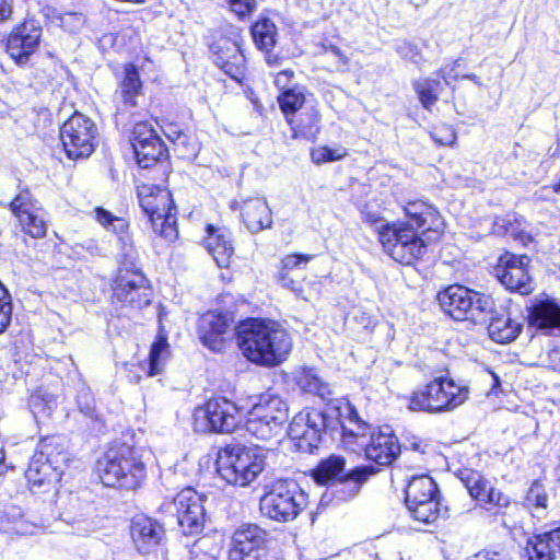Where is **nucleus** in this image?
Returning <instances> with one entry per match:
<instances>
[{"label":"nucleus","mask_w":560,"mask_h":560,"mask_svg":"<svg viewBox=\"0 0 560 560\" xmlns=\"http://www.w3.org/2000/svg\"><path fill=\"white\" fill-rule=\"evenodd\" d=\"M214 63L233 80L241 82L245 74L246 59L237 38H220L212 44Z\"/></svg>","instance_id":"obj_21"},{"label":"nucleus","mask_w":560,"mask_h":560,"mask_svg":"<svg viewBox=\"0 0 560 560\" xmlns=\"http://www.w3.org/2000/svg\"><path fill=\"white\" fill-rule=\"evenodd\" d=\"M526 552L529 560H555L560 555V527L529 538Z\"/></svg>","instance_id":"obj_30"},{"label":"nucleus","mask_w":560,"mask_h":560,"mask_svg":"<svg viewBox=\"0 0 560 560\" xmlns=\"http://www.w3.org/2000/svg\"><path fill=\"white\" fill-rule=\"evenodd\" d=\"M205 497L194 488L180 490L175 498L162 506L163 510L176 520L182 533L186 536L202 532L206 518L203 505Z\"/></svg>","instance_id":"obj_14"},{"label":"nucleus","mask_w":560,"mask_h":560,"mask_svg":"<svg viewBox=\"0 0 560 560\" xmlns=\"http://www.w3.org/2000/svg\"><path fill=\"white\" fill-rule=\"evenodd\" d=\"M217 471L228 483L245 487L262 471V454L254 448L240 445L221 450L215 462Z\"/></svg>","instance_id":"obj_8"},{"label":"nucleus","mask_w":560,"mask_h":560,"mask_svg":"<svg viewBox=\"0 0 560 560\" xmlns=\"http://www.w3.org/2000/svg\"><path fill=\"white\" fill-rule=\"evenodd\" d=\"M259 415L280 427L287 423L289 419V407L280 396L273 394H264L259 397V401L254 405Z\"/></svg>","instance_id":"obj_33"},{"label":"nucleus","mask_w":560,"mask_h":560,"mask_svg":"<svg viewBox=\"0 0 560 560\" xmlns=\"http://www.w3.org/2000/svg\"><path fill=\"white\" fill-rule=\"evenodd\" d=\"M138 198L141 209L150 218L153 231L166 240H175L177 230L171 192L153 184H143L138 187Z\"/></svg>","instance_id":"obj_11"},{"label":"nucleus","mask_w":560,"mask_h":560,"mask_svg":"<svg viewBox=\"0 0 560 560\" xmlns=\"http://www.w3.org/2000/svg\"><path fill=\"white\" fill-rule=\"evenodd\" d=\"M462 78L470 80V81H472L475 84H477L479 86L482 85V82L480 81V79L476 74H474V73L464 74Z\"/></svg>","instance_id":"obj_58"},{"label":"nucleus","mask_w":560,"mask_h":560,"mask_svg":"<svg viewBox=\"0 0 560 560\" xmlns=\"http://www.w3.org/2000/svg\"><path fill=\"white\" fill-rule=\"evenodd\" d=\"M240 422L238 407L223 397L210 399L194 412V428L200 433H230Z\"/></svg>","instance_id":"obj_13"},{"label":"nucleus","mask_w":560,"mask_h":560,"mask_svg":"<svg viewBox=\"0 0 560 560\" xmlns=\"http://www.w3.org/2000/svg\"><path fill=\"white\" fill-rule=\"evenodd\" d=\"M347 421L342 422V443L353 453H363L365 458L381 466L392 464L400 453L398 439L389 427L373 430L360 419L355 408L346 401L342 408Z\"/></svg>","instance_id":"obj_3"},{"label":"nucleus","mask_w":560,"mask_h":560,"mask_svg":"<svg viewBox=\"0 0 560 560\" xmlns=\"http://www.w3.org/2000/svg\"><path fill=\"white\" fill-rule=\"evenodd\" d=\"M61 475V469L55 466L52 460L44 453L35 454L25 471V477L32 490L58 482Z\"/></svg>","instance_id":"obj_26"},{"label":"nucleus","mask_w":560,"mask_h":560,"mask_svg":"<svg viewBox=\"0 0 560 560\" xmlns=\"http://www.w3.org/2000/svg\"><path fill=\"white\" fill-rule=\"evenodd\" d=\"M407 221L397 224L372 222L377 226L378 238L384 250L396 261L410 265L423 256L428 242H435L443 232L444 223L440 213L422 200L407 202L404 208Z\"/></svg>","instance_id":"obj_1"},{"label":"nucleus","mask_w":560,"mask_h":560,"mask_svg":"<svg viewBox=\"0 0 560 560\" xmlns=\"http://www.w3.org/2000/svg\"><path fill=\"white\" fill-rule=\"evenodd\" d=\"M525 500L529 506L545 509L547 506V493L542 485L537 481L533 482L527 491Z\"/></svg>","instance_id":"obj_47"},{"label":"nucleus","mask_w":560,"mask_h":560,"mask_svg":"<svg viewBox=\"0 0 560 560\" xmlns=\"http://www.w3.org/2000/svg\"><path fill=\"white\" fill-rule=\"evenodd\" d=\"M294 72L292 70H283L276 74L275 84L276 86L283 92L284 90H290L289 83L292 80Z\"/></svg>","instance_id":"obj_52"},{"label":"nucleus","mask_w":560,"mask_h":560,"mask_svg":"<svg viewBox=\"0 0 560 560\" xmlns=\"http://www.w3.org/2000/svg\"><path fill=\"white\" fill-rule=\"evenodd\" d=\"M4 458H5V456H4L3 450L0 447V476H2L8 469Z\"/></svg>","instance_id":"obj_57"},{"label":"nucleus","mask_w":560,"mask_h":560,"mask_svg":"<svg viewBox=\"0 0 560 560\" xmlns=\"http://www.w3.org/2000/svg\"><path fill=\"white\" fill-rule=\"evenodd\" d=\"M37 525L25 518L18 506L0 510V532L8 535H33Z\"/></svg>","instance_id":"obj_31"},{"label":"nucleus","mask_w":560,"mask_h":560,"mask_svg":"<svg viewBox=\"0 0 560 560\" xmlns=\"http://www.w3.org/2000/svg\"><path fill=\"white\" fill-rule=\"evenodd\" d=\"M235 334L243 355L258 365H279L292 349L289 332L273 322L249 318L236 327Z\"/></svg>","instance_id":"obj_2"},{"label":"nucleus","mask_w":560,"mask_h":560,"mask_svg":"<svg viewBox=\"0 0 560 560\" xmlns=\"http://www.w3.org/2000/svg\"><path fill=\"white\" fill-rule=\"evenodd\" d=\"M468 390L447 377H436L415 390L410 397L409 409L439 413L451 411L466 401Z\"/></svg>","instance_id":"obj_9"},{"label":"nucleus","mask_w":560,"mask_h":560,"mask_svg":"<svg viewBox=\"0 0 560 560\" xmlns=\"http://www.w3.org/2000/svg\"><path fill=\"white\" fill-rule=\"evenodd\" d=\"M12 14V2L10 0H0V23L9 20Z\"/></svg>","instance_id":"obj_56"},{"label":"nucleus","mask_w":560,"mask_h":560,"mask_svg":"<svg viewBox=\"0 0 560 560\" xmlns=\"http://www.w3.org/2000/svg\"><path fill=\"white\" fill-rule=\"evenodd\" d=\"M229 3L231 10L240 18L250 14L256 9V0H229Z\"/></svg>","instance_id":"obj_50"},{"label":"nucleus","mask_w":560,"mask_h":560,"mask_svg":"<svg viewBox=\"0 0 560 560\" xmlns=\"http://www.w3.org/2000/svg\"><path fill=\"white\" fill-rule=\"evenodd\" d=\"M171 141L180 150L183 155H195L197 144L194 139L183 131H178L176 137H171Z\"/></svg>","instance_id":"obj_48"},{"label":"nucleus","mask_w":560,"mask_h":560,"mask_svg":"<svg viewBox=\"0 0 560 560\" xmlns=\"http://www.w3.org/2000/svg\"><path fill=\"white\" fill-rule=\"evenodd\" d=\"M374 474L375 469L372 466H358L346 471V459L336 454L322 459L311 471L316 483H332L336 488L334 493L340 501L357 497L361 487Z\"/></svg>","instance_id":"obj_6"},{"label":"nucleus","mask_w":560,"mask_h":560,"mask_svg":"<svg viewBox=\"0 0 560 560\" xmlns=\"http://www.w3.org/2000/svg\"><path fill=\"white\" fill-rule=\"evenodd\" d=\"M58 405V397L46 389H38L30 399V407L34 416L42 413L49 416Z\"/></svg>","instance_id":"obj_42"},{"label":"nucleus","mask_w":560,"mask_h":560,"mask_svg":"<svg viewBox=\"0 0 560 560\" xmlns=\"http://www.w3.org/2000/svg\"><path fill=\"white\" fill-rule=\"evenodd\" d=\"M168 355V342L165 337H159L152 345L149 362L148 376H155L163 372L164 363Z\"/></svg>","instance_id":"obj_40"},{"label":"nucleus","mask_w":560,"mask_h":560,"mask_svg":"<svg viewBox=\"0 0 560 560\" xmlns=\"http://www.w3.org/2000/svg\"><path fill=\"white\" fill-rule=\"evenodd\" d=\"M305 102V95L301 88L294 86L290 90H284L278 96V103L287 117L289 124H293V119L290 118L295 112H298Z\"/></svg>","instance_id":"obj_39"},{"label":"nucleus","mask_w":560,"mask_h":560,"mask_svg":"<svg viewBox=\"0 0 560 560\" xmlns=\"http://www.w3.org/2000/svg\"><path fill=\"white\" fill-rule=\"evenodd\" d=\"M343 402L338 406H329L325 411L317 409H304L296 413L288 428L289 436L295 441V447L303 453H313L322 440V433L326 430H342V422L347 421V412H343Z\"/></svg>","instance_id":"obj_4"},{"label":"nucleus","mask_w":560,"mask_h":560,"mask_svg":"<svg viewBox=\"0 0 560 560\" xmlns=\"http://www.w3.org/2000/svg\"><path fill=\"white\" fill-rule=\"evenodd\" d=\"M552 191L560 194V182L552 186Z\"/></svg>","instance_id":"obj_60"},{"label":"nucleus","mask_w":560,"mask_h":560,"mask_svg":"<svg viewBox=\"0 0 560 560\" xmlns=\"http://www.w3.org/2000/svg\"><path fill=\"white\" fill-rule=\"evenodd\" d=\"M246 431L258 440L268 441L277 436L282 427L268 420L266 416L259 415L255 407L248 412L246 420Z\"/></svg>","instance_id":"obj_34"},{"label":"nucleus","mask_w":560,"mask_h":560,"mask_svg":"<svg viewBox=\"0 0 560 560\" xmlns=\"http://www.w3.org/2000/svg\"><path fill=\"white\" fill-rule=\"evenodd\" d=\"M42 32V26L35 20H25L12 30L7 39V52L15 63H27L39 46Z\"/></svg>","instance_id":"obj_18"},{"label":"nucleus","mask_w":560,"mask_h":560,"mask_svg":"<svg viewBox=\"0 0 560 560\" xmlns=\"http://www.w3.org/2000/svg\"><path fill=\"white\" fill-rule=\"evenodd\" d=\"M10 209L21 230L33 238L46 236L48 213L28 189H24L11 201Z\"/></svg>","instance_id":"obj_16"},{"label":"nucleus","mask_w":560,"mask_h":560,"mask_svg":"<svg viewBox=\"0 0 560 560\" xmlns=\"http://www.w3.org/2000/svg\"><path fill=\"white\" fill-rule=\"evenodd\" d=\"M331 50L345 65L348 63V58L340 51L339 48L332 47Z\"/></svg>","instance_id":"obj_59"},{"label":"nucleus","mask_w":560,"mask_h":560,"mask_svg":"<svg viewBox=\"0 0 560 560\" xmlns=\"http://www.w3.org/2000/svg\"><path fill=\"white\" fill-rule=\"evenodd\" d=\"M307 506V494L294 480H278L260 499L264 516L277 522L293 521Z\"/></svg>","instance_id":"obj_10"},{"label":"nucleus","mask_w":560,"mask_h":560,"mask_svg":"<svg viewBox=\"0 0 560 560\" xmlns=\"http://www.w3.org/2000/svg\"><path fill=\"white\" fill-rule=\"evenodd\" d=\"M459 479L475 500L493 504L498 508H508L510 505V498L500 490L494 489L479 471L471 469L460 470Z\"/></svg>","instance_id":"obj_23"},{"label":"nucleus","mask_w":560,"mask_h":560,"mask_svg":"<svg viewBox=\"0 0 560 560\" xmlns=\"http://www.w3.org/2000/svg\"><path fill=\"white\" fill-rule=\"evenodd\" d=\"M529 258L526 255L515 256L506 253L500 257L494 275L508 290L528 294L533 290L526 270Z\"/></svg>","instance_id":"obj_19"},{"label":"nucleus","mask_w":560,"mask_h":560,"mask_svg":"<svg viewBox=\"0 0 560 560\" xmlns=\"http://www.w3.org/2000/svg\"><path fill=\"white\" fill-rule=\"evenodd\" d=\"M252 36L260 50L269 51L276 44V26L269 19H261L252 26Z\"/></svg>","instance_id":"obj_38"},{"label":"nucleus","mask_w":560,"mask_h":560,"mask_svg":"<svg viewBox=\"0 0 560 560\" xmlns=\"http://www.w3.org/2000/svg\"><path fill=\"white\" fill-rule=\"evenodd\" d=\"M114 295L121 302L143 307L151 302V292L144 276L135 270L119 269L113 285Z\"/></svg>","instance_id":"obj_20"},{"label":"nucleus","mask_w":560,"mask_h":560,"mask_svg":"<svg viewBox=\"0 0 560 560\" xmlns=\"http://www.w3.org/2000/svg\"><path fill=\"white\" fill-rule=\"evenodd\" d=\"M206 247L220 268L229 267L234 253L231 243V234L226 229L214 228L209 224L206 228Z\"/></svg>","instance_id":"obj_29"},{"label":"nucleus","mask_w":560,"mask_h":560,"mask_svg":"<svg viewBox=\"0 0 560 560\" xmlns=\"http://www.w3.org/2000/svg\"><path fill=\"white\" fill-rule=\"evenodd\" d=\"M97 128L92 119L75 113L60 128V139L71 160L89 158L96 144Z\"/></svg>","instance_id":"obj_15"},{"label":"nucleus","mask_w":560,"mask_h":560,"mask_svg":"<svg viewBox=\"0 0 560 560\" xmlns=\"http://www.w3.org/2000/svg\"><path fill=\"white\" fill-rule=\"evenodd\" d=\"M313 258L312 255H303V254H292L287 255L281 264L282 269L280 271V280L283 285L288 287L293 281L288 278V272L293 270L294 268L300 267L301 265H306Z\"/></svg>","instance_id":"obj_43"},{"label":"nucleus","mask_w":560,"mask_h":560,"mask_svg":"<svg viewBox=\"0 0 560 560\" xmlns=\"http://www.w3.org/2000/svg\"><path fill=\"white\" fill-rule=\"evenodd\" d=\"M438 301L444 313L453 319L470 320L477 325L487 323L493 305V300L489 295L458 284L439 292Z\"/></svg>","instance_id":"obj_7"},{"label":"nucleus","mask_w":560,"mask_h":560,"mask_svg":"<svg viewBox=\"0 0 560 560\" xmlns=\"http://www.w3.org/2000/svg\"><path fill=\"white\" fill-rule=\"evenodd\" d=\"M492 376H493V381H494L495 386L500 385L499 376L495 375L494 373H492Z\"/></svg>","instance_id":"obj_61"},{"label":"nucleus","mask_w":560,"mask_h":560,"mask_svg":"<svg viewBox=\"0 0 560 560\" xmlns=\"http://www.w3.org/2000/svg\"><path fill=\"white\" fill-rule=\"evenodd\" d=\"M233 318L228 313L209 312L200 319L199 332L202 343L212 351H221L224 336L230 330Z\"/></svg>","instance_id":"obj_24"},{"label":"nucleus","mask_w":560,"mask_h":560,"mask_svg":"<svg viewBox=\"0 0 560 560\" xmlns=\"http://www.w3.org/2000/svg\"><path fill=\"white\" fill-rule=\"evenodd\" d=\"M482 326H487L489 337L499 343L513 341L522 329V325L512 319L505 311L494 310V304L491 306L487 323Z\"/></svg>","instance_id":"obj_28"},{"label":"nucleus","mask_w":560,"mask_h":560,"mask_svg":"<svg viewBox=\"0 0 560 560\" xmlns=\"http://www.w3.org/2000/svg\"><path fill=\"white\" fill-rule=\"evenodd\" d=\"M132 135L131 144L137 162L142 168L150 167L163 156L165 145L153 128L147 122L137 124Z\"/></svg>","instance_id":"obj_22"},{"label":"nucleus","mask_w":560,"mask_h":560,"mask_svg":"<svg viewBox=\"0 0 560 560\" xmlns=\"http://www.w3.org/2000/svg\"><path fill=\"white\" fill-rule=\"evenodd\" d=\"M347 155V149L343 147L329 148L319 147L314 149L311 153L312 161L316 164L335 162L341 160Z\"/></svg>","instance_id":"obj_44"},{"label":"nucleus","mask_w":560,"mask_h":560,"mask_svg":"<svg viewBox=\"0 0 560 560\" xmlns=\"http://www.w3.org/2000/svg\"><path fill=\"white\" fill-rule=\"evenodd\" d=\"M229 560H269L267 532L255 524L242 525L232 536Z\"/></svg>","instance_id":"obj_17"},{"label":"nucleus","mask_w":560,"mask_h":560,"mask_svg":"<svg viewBox=\"0 0 560 560\" xmlns=\"http://www.w3.org/2000/svg\"><path fill=\"white\" fill-rule=\"evenodd\" d=\"M432 137L441 145H451L456 140L455 131L448 126L436 127L432 132Z\"/></svg>","instance_id":"obj_49"},{"label":"nucleus","mask_w":560,"mask_h":560,"mask_svg":"<svg viewBox=\"0 0 560 560\" xmlns=\"http://www.w3.org/2000/svg\"><path fill=\"white\" fill-rule=\"evenodd\" d=\"M241 217L250 233H259L272 225L271 210L265 198H249L242 202Z\"/></svg>","instance_id":"obj_27"},{"label":"nucleus","mask_w":560,"mask_h":560,"mask_svg":"<svg viewBox=\"0 0 560 560\" xmlns=\"http://www.w3.org/2000/svg\"><path fill=\"white\" fill-rule=\"evenodd\" d=\"M412 447H413V450H416V451H420V444H419V443H413V444H412Z\"/></svg>","instance_id":"obj_63"},{"label":"nucleus","mask_w":560,"mask_h":560,"mask_svg":"<svg viewBox=\"0 0 560 560\" xmlns=\"http://www.w3.org/2000/svg\"><path fill=\"white\" fill-rule=\"evenodd\" d=\"M95 219L106 229H110L115 233H122L127 230V222L118 217L113 215L109 211L103 208L95 209Z\"/></svg>","instance_id":"obj_45"},{"label":"nucleus","mask_w":560,"mask_h":560,"mask_svg":"<svg viewBox=\"0 0 560 560\" xmlns=\"http://www.w3.org/2000/svg\"><path fill=\"white\" fill-rule=\"evenodd\" d=\"M78 404H79L81 412H83L86 416L92 415V412L94 410V406H93V399L90 394L84 393L82 396H80Z\"/></svg>","instance_id":"obj_55"},{"label":"nucleus","mask_w":560,"mask_h":560,"mask_svg":"<svg viewBox=\"0 0 560 560\" xmlns=\"http://www.w3.org/2000/svg\"><path fill=\"white\" fill-rule=\"evenodd\" d=\"M141 89L142 82L137 67L132 63L125 66L118 89L124 103L129 106H136V97L140 94Z\"/></svg>","instance_id":"obj_35"},{"label":"nucleus","mask_w":560,"mask_h":560,"mask_svg":"<svg viewBox=\"0 0 560 560\" xmlns=\"http://www.w3.org/2000/svg\"><path fill=\"white\" fill-rule=\"evenodd\" d=\"M472 560H509V557L500 551L482 550L476 553Z\"/></svg>","instance_id":"obj_54"},{"label":"nucleus","mask_w":560,"mask_h":560,"mask_svg":"<svg viewBox=\"0 0 560 560\" xmlns=\"http://www.w3.org/2000/svg\"><path fill=\"white\" fill-rule=\"evenodd\" d=\"M320 118L319 114L314 110H307L302 113L296 121L290 124L295 138H304L306 140L314 141L320 131Z\"/></svg>","instance_id":"obj_37"},{"label":"nucleus","mask_w":560,"mask_h":560,"mask_svg":"<svg viewBox=\"0 0 560 560\" xmlns=\"http://www.w3.org/2000/svg\"><path fill=\"white\" fill-rule=\"evenodd\" d=\"M459 66V60H455L454 63L451 67H442L438 74L444 80L446 85L451 84V80L458 79V74L455 71V69Z\"/></svg>","instance_id":"obj_53"},{"label":"nucleus","mask_w":560,"mask_h":560,"mask_svg":"<svg viewBox=\"0 0 560 560\" xmlns=\"http://www.w3.org/2000/svg\"><path fill=\"white\" fill-rule=\"evenodd\" d=\"M415 90L423 107L430 109L438 101L442 84L438 79H424L415 83Z\"/></svg>","instance_id":"obj_41"},{"label":"nucleus","mask_w":560,"mask_h":560,"mask_svg":"<svg viewBox=\"0 0 560 560\" xmlns=\"http://www.w3.org/2000/svg\"><path fill=\"white\" fill-rule=\"evenodd\" d=\"M131 537L137 550L145 555L160 545L164 538V528L150 517L137 516L131 524Z\"/></svg>","instance_id":"obj_25"},{"label":"nucleus","mask_w":560,"mask_h":560,"mask_svg":"<svg viewBox=\"0 0 560 560\" xmlns=\"http://www.w3.org/2000/svg\"><path fill=\"white\" fill-rule=\"evenodd\" d=\"M179 130H171V133L167 135V137L171 139V137H176V133L178 132Z\"/></svg>","instance_id":"obj_62"},{"label":"nucleus","mask_w":560,"mask_h":560,"mask_svg":"<svg viewBox=\"0 0 560 560\" xmlns=\"http://www.w3.org/2000/svg\"><path fill=\"white\" fill-rule=\"evenodd\" d=\"M397 52L402 58L408 59L412 62L419 61V57H420L419 50H418L417 46L411 43L402 42L401 44H399L397 46Z\"/></svg>","instance_id":"obj_51"},{"label":"nucleus","mask_w":560,"mask_h":560,"mask_svg":"<svg viewBox=\"0 0 560 560\" xmlns=\"http://www.w3.org/2000/svg\"><path fill=\"white\" fill-rule=\"evenodd\" d=\"M100 478L106 487L133 490L145 477V466L137 451L127 445L112 446L97 463Z\"/></svg>","instance_id":"obj_5"},{"label":"nucleus","mask_w":560,"mask_h":560,"mask_svg":"<svg viewBox=\"0 0 560 560\" xmlns=\"http://www.w3.org/2000/svg\"><path fill=\"white\" fill-rule=\"evenodd\" d=\"M529 324L540 330L560 329V306L549 300L538 302L530 310Z\"/></svg>","instance_id":"obj_32"},{"label":"nucleus","mask_w":560,"mask_h":560,"mask_svg":"<svg viewBox=\"0 0 560 560\" xmlns=\"http://www.w3.org/2000/svg\"><path fill=\"white\" fill-rule=\"evenodd\" d=\"M295 381L302 390L317 395L323 399H327L331 394L329 385L318 376L314 369L302 368L296 371Z\"/></svg>","instance_id":"obj_36"},{"label":"nucleus","mask_w":560,"mask_h":560,"mask_svg":"<svg viewBox=\"0 0 560 560\" xmlns=\"http://www.w3.org/2000/svg\"><path fill=\"white\" fill-rule=\"evenodd\" d=\"M405 504L410 516L423 524L435 523L446 511H442L439 489L428 475L413 476L405 489Z\"/></svg>","instance_id":"obj_12"},{"label":"nucleus","mask_w":560,"mask_h":560,"mask_svg":"<svg viewBox=\"0 0 560 560\" xmlns=\"http://www.w3.org/2000/svg\"><path fill=\"white\" fill-rule=\"evenodd\" d=\"M12 305L11 295L0 282V334L3 332L11 322Z\"/></svg>","instance_id":"obj_46"}]
</instances>
